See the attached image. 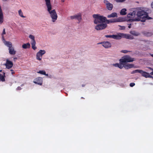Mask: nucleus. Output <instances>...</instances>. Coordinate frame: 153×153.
Segmentation results:
<instances>
[{
	"mask_svg": "<svg viewBox=\"0 0 153 153\" xmlns=\"http://www.w3.org/2000/svg\"><path fill=\"white\" fill-rule=\"evenodd\" d=\"M147 8L140 7L137 8L136 17L131 19L132 21H140L144 22L146 19H151V17H149L148 14L147 12Z\"/></svg>",
	"mask_w": 153,
	"mask_h": 153,
	"instance_id": "1",
	"label": "nucleus"
},
{
	"mask_svg": "<svg viewBox=\"0 0 153 153\" xmlns=\"http://www.w3.org/2000/svg\"><path fill=\"white\" fill-rule=\"evenodd\" d=\"M47 8V11L50 14V16L51 18L52 21L55 22L57 19L58 16L55 10H52V6L50 0H45Z\"/></svg>",
	"mask_w": 153,
	"mask_h": 153,
	"instance_id": "2",
	"label": "nucleus"
},
{
	"mask_svg": "<svg viewBox=\"0 0 153 153\" xmlns=\"http://www.w3.org/2000/svg\"><path fill=\"white\" fill-rule=\"evenodd\" d=\"M93 17L94 19V22L95 24L105 23L106 20V18L99 14H94Z\"/></svg>",
	"mask_w": 153,
	"mask_h": 153,
	"instance_id": "3",
	"label": "nucleus"
},
{
	"mask_svg": "<svg viewBox=\"0 0 153 153\" xmlns=\"http://www.w3.org/2000/svg\"><path fill=\"white\" fill-rule=\"evenodd\" d=\"M135 60L134 58H132L129 56H125L120 59V62L122 63L132 62Z\"/></svg>",
	"mask_w": 153,
	"mask_h": 153,
	"instance_id": "4",
	"label": "nucleus"
},
{
	"mask_svg": "<svg viewBox=\"0 0 153 153\" xmlns=\"http://www.w3.org/2000/svg\"><path fill=\"white\" fill-rule=\"evenodd\" d=\"M95 28L97 30H101L105 29L107 27V25L106 23H102L96 24Z\"/></svg>",
	"mask_w": 153,
	"mask_h": 153,
	"instance_id": "5",
	"label": "nucleus"
},
{
	"mask_svg": "<svg viewBox=\"0 0 153 153\" xmlns=\"http://www.w3.org/2000/svg\"><path fill=\"white\" fill-rule=\"evenodd\" d=\"M118 39H120L121 38L123 37L126 39H134V37L131 35L127 34H124L122 33H119L118 34Z\"/></svg>",
	"mask_w": 153,
	"mask_h": 153,
	"instance_id": "6",
	"label": "nucleus"
},
{
	"mask_svg": "<svg viewBox=\"0 0 153 153\" xmlns=\"http://www.w3.org/2000/svg\"><path fill=\"white\" fill-rule=\"evenodd\" d=\"M46 51L45 50H40L36 53V59L40 61L42 60V56L45 54Z\"/></svg>",
	"mask_w": 153,
	"mask_h": 153,
	"instance_id": "7",
	"label": "nucleus"
},
{
	"mask_svg": "<svg viewBox=\"0 0 153 153\" xmlns=\"http://www.w3.org/2000/svg\"><path fill=\"white\" fill-rule=\"evenodd\" d=\"M130 11L131 12L129 13H128L127 14V16L129 18H134L133 19H134V17H135L137 13V8L131 9Z\"/></svg>",
	"mask_w": 153,
	"mask_h": 153,
	"instance_id": "8",
	"label": "nucleus"
},
{
	"mask_svg": "<svg viewBox=\"0 0 153 153\" xmlns=\"http://www.w3.org/2000/svg\"><path fill=\"white\" fill-rule=\"evenodd\" d=\"M70 18L72 19H76L79 22H80L82 19V14L81 13H79L74 15L71 16Z\"/></svg>",
	"mask_w": 153,
	"mask_h": 153,
	"instance_id": "9",
	"label": "nucleus"
},
{
	"mask_svg": "<svg viewBox=\"0 0 153 153\" xmlns=\"http://www.w3.org/2000/svg\"><path fill=\"white\" fill-rule=\"evenodd\" d=\"M103 2L107 8L109 10H112L113 7V4L110 3L109 1L106 0H104Z\"/></svg>",
	"mask_w": 153,
	"mask_h": 153,
	"instance_id": "10",
	"label": "nucleus"
},
{
	"mask_svg": "<svg viewBox=\"0 0 153 153\" xmlns=\"http://www.w3.org/2000/svg\"><path fill=\"white\" fill-rule=\"evenodd\" d=\"M4 65L6 66V68L9 69L13 67V63L12 62L7 59L6 60V63Z\"/></svg>",
	"mask_w": 153,
	"mask_h": 153,
	"instance_id": "11",
	"label": "nucleus"
},
{
	"mask_svg": "<svg viewBox=\"0 0 153 153\" xmlns=\"http://www.w3.org/2000/svg\"><path fill=\"white\" fill-rule=\"evenodd\" d=\"M98 44H102V46L106 48H111V43L108 41L99 43Z\"/></svg>",
	"mask_w": 153,
	"mask_h": 153,
	"instance_id": "12",
	"label": "nucleus"
},
{
	"mask_svg": "<svg viewBox=\"0 0 153 153\" xmlns=\"http://www.w3.org/2000/svg\"><path fill=\"white\" fill-rule=\"evenodd\" d=\"M2 38L3 42L5 45L6 46L9 48L12 47V44L11 42L5 41L3 36H2Z\"/></svg>",
	"mask_w": 153,
	"mask_h": 153,
	"instance_id": "13",
	"label": "nucleus"
},
{
	"mask_svg": "<svg viewBox=\"0 0 153 153\" xmlns=\"http://www.w3.org/2000/svg\"><path fill=\"white\" fill-rule=\"evenodd\" d=\"M42 79L41 77H38L36 78L33 82L35 84H37L40 85H42Z\"/></svg>",
	"mask_w": 153,
	"mask_h": 153,
	"instance_id": "14",
	"label": "nucleus"
},
{
	"mask_svg": "<svg viewBox=\"0 0 153 153\" xmlns=\"http://www.w3.org/2000/svg\"><path fill=\"white\" fill-rule=\"evenodd\" d=\"M134 65L132 64H129L124 63V68L126 69H128L134 67Z\"/></svg>",
	"mask_w": 153,
	"mask_h": 153,
	"instance_id": "15",
	"label": "nucleus"
},
{
	"mask_svg": "<svg viewBox=\"0 0 153 153\" xmlns=\"http://www.w3.org/2000/svg\"><path fill=\"white\" fill-rule=\"evenodd\" d=\"M8 50L9 53L11 55H14L16 53V51L13 47L8 48Z\"/></svg>",
	"mask_w": 153,
	"mask_h": 153,
	"instance_id": "16",
	"label": "nucleus"
},
{
	"mask_svg": "<svg viewBox=\"0 0 153 153\" xmlns=\"http://www.w3.org/2000/svg\"><path fill=\"white\" fill-rule=\"evenodd\" d=\"M4 22V16L1 7H0V24Z\"/></svg>",
	"mask_w": 153,
	"mask_h": 153,
	"instance_id": "17",
	"label": "nucleus"
},
{
	"mask_svg": "<svg viewBox=\"0 0 153 153\" xmlns=\"http://www.w3.org/2000/svg\"><path fill=\"white\" fill-rule=\"evenodd\" d=\"M105 36L106 38H111L114 39H118V37L119 36H118V34L116 35H105Z\"/></svg>",
	"mask_w": 153,
	"mask_h": 153,
	"instance_id": "18",
	"label": "nucleus"
},
{
	"mask_svg": "<svg viewBox=\"0 0 153 153\" xmlns=\"http://www.w3.org/2000/svg\"><path fill=\"white\" fill-rule=\"evenodd\" d=\"M142 75L146 78H151L152 77V76L150 75L149 73L144 71H143V73L142 74Z\"/></svg>",
	"mask_w": 153,
	"mask_h": 153,
	"instance_id": "19",
	"label": "nucleus"
},
{
	"mask_svg": "<svg viewBox=\"0 0 153 153\" xmlns=\"http://www.w3.org/2000/svg\"><path fill=\"white\" fill-rule=\"evenodd\" d=\"M117 17V15L116 13L114 12L112 13L111 14L108 15L107 16V17L108 18H114V17Z\"/></svg>",
	"mask_w": 153,
	"mask_h": 153,
	"instance_id": "20",
	"label": "nucleus"
},
{
	"mask_svg": "<svg viewBox=\"0 0 153 153\" xmlns=\"http://www.w3.org/2000/svg\"><path fill=\"white\" fill-rule=\"evenodd\" d=\"M126 9L125 8H123L122 9L120 12V14L121 15H126L127 13L126 12Z\"/></svg>",
	"mask_w": 153,
	"mask_h": 153,
	"instance_id": "21",
	"label": "nucleus"
},
{
	"mask_svg": "<svg viewBox=\"0 0 153 153\" xmlns=\"http://www.w3.org/2000/svg\"><path fill=\"white\" fill-rule=\"evenodd\" d=\"M30 46V44L28 43L26 44H24L22 45V47L24 49H27L29 48Z\"/></svg>",
	"mask_w": 153,
	"mask_h": 153,
	"instance_id": "22",
	"label": "nucleus"
},
{
	"mask_svg": "<svg viewBox=\"0 0 153 153\" xmlns=\"http://www.w3.org/2000/svg\"><path fill=\"white\" fill-rule=\"evenodd\" d=\"M37 73L45 75L47 76H48V74H46L45 71L44 70L39 71H37Z\"/></svg>",
	"mask_w": 153,
	"mask_h": 153,
	"instance_id": "23",
	"label": "nucleus"
},
{
	"mask_svg": "<svg viewBox=\"0 0 153 153\" xmlns=\"http://www.w3.org/2000/svg\"><path fill=\"white\" fill-rule=\"evenodd\" d=\"M110 23H114L120 22L118 19H112L109 20Z\"/></svg>",
	"mask_w": 153,
	"mask_h": 153,
	"instance_id": "24",
	"label": "nucleus"
},
{
	"mask_svg": "<svg viewBox=\"0 0 153 153\" xmlns=\"http://www.w3.org/2000/svg\"><path fill=\"white\" fill-rule=\"evenodd\" d=\"M29 37L30 39L32 40V41H31V42H36L35 40V37L33 35H30L29 36Z\"/></svg>",
	"mask_w": 153,
	"mask_h": 153,
	"instance_id": "25",
	"label": "nucleus"
},
{
	"mask_svg": "<svg viewBox=\"0 0 153 153\" xmlns=\"http://www.w3.org/2000/svg\"><path fill=\"white\" fill-rule=\"evenodd\" d=\"M5 76V73H4V75H1V74H0V81H1L2 82H4L5 81V79L4 78V77Z\"/></svg>",
	"mask_w": 153,
	"mask_h": 153,
	"instance_id": "26",
	"label": "nucleus"
},
{
	"mask_svg": "<svg viewBox=\"0 0 153 153\" xmlns=\"http://www.w3.org/2000/svg\"><path fill=\"white\" fill-rule=\"evenodd\" d=\"M18 13L19 16L25 18V16H24L23 15V13L22 12L21 10L20 9L18 11Z\"/></svg>",
	"mask_w": 153,
	"mask_h": 153,
	"instance_id": "27",
	"label": "nucleus"
},
{
	"mask_svg": "<svg viewBox=\"0 0 153 153\" xmlns=\"http://www.w3.org/2000/svg\"><path fill=\"white\" fill-rule=\"evenodd\" d=\"M32 48L34 50H35L37 48V47L35 46L36 42H31Z\"/></svg>",
	"mask_w": 153,
	"mask_h": 153,
	"instance_id": "28",
	"label": "nucleus"
},
{
	"mask_svg": "<svg viewBox=\"0 0 153 153\" xmlns=\"http://www.w3.org/2000/svg\"><path fill=\"white\" fill-rule=\"evenodd\" d=\"M124 63L120 62V63H119L118 68L120 69H122L123 67H124Z\"/></svg>",
	"mask_w": 153,
	"mask_h": 153,
	"instance_id": "29",
	"label": "nucleus"
},
{
	"mask_svg": "<svg viewBox=\"0 0 153 153\" xmlns=\"http://www.w3.org/2000/svg\"><path fill=\"white\" fill-rule=\"evenodd\" d=\"M130 33L132 35L135 36H137L139 35V33H136L134 31H131L130 32Z\"/></svg>",
	"mask_w": 153,
	"mask_h": 153,
	"instance_id": "30",
	"label": "nucleus"
},
{
	"mask_svg": "<svg viewBox=\"0 0 153 153\" xmlns=\"http://www.w3.org/2000/svg\"><path fill=\"white\" fill-rule=\"evenodd\" d=\"M125 0H115V1L117 2H121L124 1Z\"/></svg>",
	"mask_w": 153,
	"mask_h": 153,
	"instance_id": "31",
	"label": "nucleus"
},
{
	"mask_svg": "<svg viewBox=\"0 0 153 153\" xmlns=\"http://www.w3.org/2000/svg\"><path fill=\"white\" fill-rule=\"evenodd\" d=\"M135 85L134 83H131L130 84V86L131 87H133Z\"/></svg>",
	"mask_w": 153,
	"mask_h": 153,
	"instance_id": "32",
	"label": "nucleus"
},
{
	"mask_svg": "<svg viewBox=\"0 0 153 153\" xmlns=\"http://www.w3.org/2000/svg\"><path fill=\"white\" fill-rule=\"evenodd\" d=\"M6 34L5 31V29L4 28L3 30V32L2 33V36H3V35H4Z\"/></svg>",
	"mask_w": 153,
	"mask_h": 153,
	"instance_id": "33",
	"label": "nucleus"
},
{
	"mask_svg": "<svg viewBox=\"0 0 153 153\" xmlns=\"http://www.w3.org/2000/svg\"><path fill=\"white\" fill-rule=\"evenodd\" d=\"M128 52V51L126 50H122L121 51V52L124 53H126Z\"/></svg>",
	"mask_w": 153,
	"mask_h": 153,
	"instance_id": "34",
	"label": "nucleus"
},
{
	"mask_svg": "<svg viewBox=\"0 0 153 153\" xmlns=\"http://www.w3.org/2000/svg\"><path fill=\"white\" fill-rule=\"evenodd\" d=\"M119 63H115L113 64V65L116 67H118Z\"/></svg>",
	"mask_w": 153,
	"mask_h": 153,
	"instance_id": "35",
	"label": "nucleus"
},
{
	"mask_svg": "<svg viewBox=\"0 0 153 153\" xmlns=\"http://www.w3.org/2000/svg\"><path fill=\"white\" fill-rule=\"evenodd\" d=\"M138 70H136L133 71L132 73H135L138 72Z\"/></svg>",
	"mask_w": 153,
	"mask_h": 153,
	"instance_id": "36",
	"label": "nucleus"
},
{
	"mask_svg": "<svg viewBox=\"0 0 153 153\" xmlns=\"http://www.w3.org/2000/svg\"><path fill=\"white\" fill-rule=\"evenodd\" d=\"M110 21L109 20H107V19H106V20H105V22H106L107 24H109L110 23Z\"/></svg>",
	"mask_w": 153,
	"mask_h": 153,
	"instance_id": "37",
	"label": "nucleus"
},
{
	"mask_svg": "<svg viewBox=\"0 0 153 153\" xmlns=\"http://www.w3.org/2000/svg\"><path fill=\"white\" fill-rule=\"evenodd\" d=\"M143 71H142V70H138V73H139L140 74H142V73H143Z\"/></svg>",
	"mask_w": 153,
	"mask_h": 153,
	"instance_id": "38",
	"label": "nucleus"
},
{
	"mask_svg": "<svg viewBox=\"0 0 153 153\" xmlns=\"http://www.w3.org/2000/svg\"><path fill=\"white\" fill-rule=\"evenodd\" d=\"M21 88L20 87H19V86L17 88H16V90H21Z\"/></svg>",
	"mask_w": 153,
	"mask_h": 153,
	"instance_id": "39",
	"label": "nucleus"
},
{
	"mask_svg": "<svg viewBox=\"0 0 153 153\" xmlns=\"http://www.w3.org/2000/svg\"><path fill=\"white\" fill-rule=\"evenodd\" d=\"M151 6L152 8H153V1L152 2L151 4Z\"/></svg>",
	"mask_w": 153,
	"mask_h": 153,
	"instance_id": "40",
	"label": "nucleus"
},
{
	"mask_svg": "<svg viewBox=\"0 0 153 153\" xmlns=\"http://www.w3.org/2000/svg\"><path fill=\"white\" fill-rule=\"evenodd\" d=\"M10 71L12 72H11V74H14V73H14V71H13V70H10Z\"/></svg>",
	"mask_w": 153,
	"mask_h": 153,
	"instance_id": "41",
	"label": "nucleus"
},
{
	"mask_svg": "<svg viewBox=\"0 0 153 153\" xmlns=\"http://www.w3.org/2000/svg\"><path fill=\"white\" fill-rule=\"evenodd\" d=\"M128 27L129 28H130L131 27V24H130L128 26Z\"/></svg>",
	"mask_w": 153,
	"mask_h": 153,
	"instance_id": "42",
	"label": "nucleus"
},
{
	"mask_svg": "<svg viewBox=\"0 0 153 153\" xmlns=\"http://www.w3.org/2000/svg\"><path fill=\"white\" fill-rule=\"evenodd\" d=\"M65 0H61V1L62 2H64L65 1Z\"/></svg>",
	"mask_w": 153,
	"mask_h": 153,
	"instance_id": "43",
	"label": "nucleus"
},
{
	"mask_svg": "<svg viewBox=\"0 0 153 153\" xmlns=\"http://www.w3.org/2000/svg\"><path fill=\"white\" fill-rule=\"evenodd\" d=\"M125 27H123L122 29H125Z\"/></svg>",
	"mask_w": 153,
	"mask_h": 153,
	"instance_id": "44",
	"label": "nucleus"
},
{
	"mask_svg": "<svg viewBox=\"0 0 153 153\" xmlns=\"http://www.w3.org/2000/svg\"><path fill=\"white\" fill-rule=\"evenodd\" d=\"M150 74L151 75H153V71L151 73H150Z\"/></svg>",
	"mask_w": 153,
	"mask_h": 153,
	"instance_id": "45",
	"label": "nucleus"
},
{
	"mask_svg": "<svg viewBox=\"0 0 153 153\" xmlns=\"http://www.w3.org/2000/svg\"><path fill=\"white\" fill-rule=\"evenodd\" d=\"M149 68L151 70H152V71H153V69L152 68Z\"/></svg>",
	"mask_w": 153,
	"mask_h": 153,
	"instance_id": "46",
	"label": "nucleus"
},
{
	"mask_svg": "<svg viewBox=\"0 0 153 153\" xmlns=\"http://www.w3.org/2000/svg\"><path fill=\"white\" fill-rule=\"evenodd\" d=\"M17 59V58H14V60H16V59Z\"/></svg>",
	"mask_w": 153,
	"mask_h": 153,
	"instance_id": "47",
	"label": "nucleus"
},
{
	"mask_svg": "<svg viewBox=\"0 0 153 153\" xmlns=\"http://www.w3.org/2000/svg\"><path fill=\"white\" fill-rule=\"evenodd\" d=\"M151 56H152V57H153V54H152V55H151Z\"/></svg>",
	"mask_w": 153,
	"mask_h": 153,
	"instance_id": "48",
	"label": "nucleus"
},
{
	"mask_svg": "<svg viewBox=\"0 0 153 153\" xmlns=\"http://www.w3.org/2000/svg\"><path fill=\"white\" fill-rule=\"evenodd\" d=\"M2 71V70H0V72H1Z\"/></svg>",
	"mask_w": 153,
	"mask_h": 153,
	"instance_id": "49",
	"label": "nucleus"
}]
</instances>
